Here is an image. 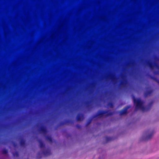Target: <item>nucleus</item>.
Wrapping results in <instances>:
<instances>
[{
	"label": "nucleus",
	"mask_w": 159,
	"mask_h": 159,
	"mask_svg": "<svg viewBox=\"0 0 159 159\" xmlns=\"http://www.w3.org/2000/svg\"><path fill=\"white\" fill-rule=\"evenodd\" d=\"M153 133H152L149 134V135H148L145 138V140H148V139H150L153 136Z\"/></svg>",
	"instance_id": "2eb2a0df"
},
{
	"label": "nucleus",
	"mask_w": 159,
	"mask_h": 159,
	"mask_svg": "<svg viewBox=\"0 0 159 159\" xmlns=\"http://www.w3.org/2000/svg\"><path fill=\"white\" fill-rule=\"evenodd\" d=\"M71 122V120H66L65 121L61 122L60 123V125H63L66 124H69Z\"/></svg>",
	"instance_id": "9b49d317"
},
{
	"label": "nucleus",
	"mask_w": 159,
	"mask_h": 159,
	"mask_svg": "<svg viewBox=\"0 0 159 159\" xmlns=\"http://www.w3.org/2000/svg\"><path fill=\"white\" fill-rule=\"evenodd\" d=\"M134 104L135 105V111H137L138 109H140L143 112L145 111H148L151 107L153 103V102L152 101L149 103L148 107L146 108L143 106V102L141 100L140 98H136L133 96L132 97Z\"/></svg>",
	"instance_id": "f257e3e1"
},
{
	"label": "nucleus",
	"mask_w": 159,
	"mask_h": 159,
	"mask_svg": "<svg viewBox=\"0 0 159 159\" xmlns=\"http://www.w3.org/2000/svg\"><path fill=\"white\" fill-rule=\"evenodd\" d=\"M2 152L3 154H7L8 153V150L7 149L4 148L2 149Z\"/></svg>",
	"instance_id": "f3484780"
},
{
	"label": "nucleus",
	"mask_w": 159,
	"mask_h": 159,
	"mask_svg": "<svg viewBox=\"0 0 159 159\" xmlns=\"http://www.w3.org/2000/svg\"><path fill=\"white\" fill-rule=\"evenodd\" d=\"M76 127H77L78 128H80V126L79 125H76Z\"/></svg>",
	"instance_id": "4be33fe9"
},
{
	"label": "nucleus",
	"mask_w": 159,
	"mask_h": 159,
	"mask_svg": "<svg viewBox=\"0 0 159 159\" xmlns=\"http://www.w3.org/2000/svg\"><path fill=\"white\" fill-rule=\"evenodd\" d=\"M153 91L152 89H150L146 91L144 93V97L146 98L148 96L150 95L152 93Z\"/></svg>",
	"instance_id": "0eeeda50"
},
{
	"label": "nucleus",
	"mask_w": 159,
	"mask_h": 159,
	"mask_svg": "<svg viewBox=\"0 0 159 159\" xmlns=\"http://www.w3.org/2000/svg\"><path fill=\"white\" fill-rule=\"evenodd\" d=\"M130 106H127L125 107L123 109L119 111L120 115L121 116L126 114L127 110L130 108Z\"/></svg>",
	"instance_id": "7ed1b4c3"
},
{
	"label": "nucleus",
	"mask_w": 159,
	"mask_h": 159,
	"mask_svg": "<svg viewBox=\"0 0 159 159\" xmlns=\"http://www.w3.org/2000/svg\"><path fill=\"white\" fill-rule=\"evenodd\" d=\"M108 105L111 108H112L113 107V104L111 102L108 103Z\"/></svg>",
	"instance_id": "aec40b11"
},
{
	"label": "nucleus",
	"mask_w": 159,
	"mask_h": 159,
	"mask_svg": "<svg viewBox=\"0 0 159 159\" xmlns=\"http://www.w3.org/2000/svg\"><path fill=\"white\" fill-rule=\"evenodd\" d=\"M89 102H87V104H89Z\"/></svg>",
	"instance_id": "393cba45"
},
{
	"label": "nucleus",
	"mask_w": 159,
	"mask_h": 159,
	"mask_svg": "<svg viewBox=\"0 0 159 159\" xmlns=\"http://www.w3.org/2000/svg\"><path fill=\"white\" fill-rule=\"evenodd\" d=\"M154 65L158 69H159V65L157 63H154Z\"/></svg>",
	"instance_id": "412c9836"
},
{
	"label": "nucleus",
	"mask_w": 159,
	"mask_h": 159,
	"mask_svg": "<svg viewBox=\"0 0 159 159\" xmlns=\"http://www.w3.org/2000/svg\"><path fill=\"white\" fill-rule=\"evenodd\" d=\"M39 131L41 133L45 134L47 132V130L46 127L44 126H42L39 129Z\"/></svg>",
	"instance_id": "20e7f679"
},
{
	"label": "nucleus",
	"mask_w": 159,
	"mask_h": 159,
	"mask_svg": "<svg viewBox=\"0 0 159 159\" xmlns=\"http://www.w3.org/2000/svg\"><path fill=\"white\" fill-rule=\"evenodd\" d=\"M39 147L41 148H45V144L41 140H39Z\"/></svg>",
	"instance_id": "9d476101"
},
{
	"label": "nucleus",
	"mask_w": 159,
	"mask_h": 159,
	"mask_svg": "<svg viewBox=\"0 0 159 159\" xmlns=\"http://www.w3.org/2000/svg\"><path fill=\"white\" fill-rule=\"evenodd\" d=\"M105 139L106 140V143L109 142L113 139V138L112 137H105Z\"/></svg>",
	"instance_id": "4468645a"
},
{
	"label": "nucleus",
	"mask_w": 159,
	"mask_h": 159,
	"mask_svg": "<svg viewBox=\"0 0 159 159\" xmlns=\"http://www.w3.org/2000/svg\"><path fill=\"white\" fill-rule=\"evenodd\" d=\"M111 78L112 80H113L115 79L113 77H111Z\"/></svg>",
	"instance_id": "5701e85b"
},
{
	"label": "nucleus",
	"mask_w": 159,
	"mask_h": 159,
	"mask_svg": "<svg viewBox=\"0 0 159 159\" xmlns=\"http://www.w3.org/2000/svg\"><path fill=\"white\" fill-rule=\"evenodd\" d=\"M46 139L50 143H52V139L50 136H46Z\"/></svg>",
	"instance_id": "ddd939ff"
},
{
	"label": "nucleus",
	"mask_w": 159,
	"mask_h": 159,
	"mask_svg": "<svg viewBox=\"0 0 159 159\" xmlns=\"http://www.w3.org/2000/svg\"><path fill=\"white\" fill-rule=\"evenodd\" d=\"M37 158L39 159L42 157V155L40 152H38L37 154Z\"/></svg>",
	"instance_id": "a211bd4d"
},
{
	"label": "nucleus",
	"mask_w": 159,
	"mask_h": 159,
	"mask_svg": "<svg viewBox=\"0 0 159 159\" xmlns=\"http://www.w3.org/2000/svg\"><path fill=\"white\" fill-rule=\"evenodd\" d=\"M43 153L45 156H47L51 154V150L49 149H48L46 150L43 151Z\"/></svg>",
	"instance_id": "39448f33"
},
{
	"label": "nucleus",
	"mask_w": 159,
	"mask_h": 159,
	"mask_svg": "<svg viewBox=\"0 0 159 159\" xmlns=\"http://www.w3.org/2000/svg\"><path fill=\"white\" fill-rule=\"evenodd\" d=\"M126 82V80H124L121 81L120 85H124L125 84V83Z\"/></svg>",
	"instance_id": "dca6fc26"
},
{
	"label": "nucleus",
	"mask_w": 159,
	"mask_h": 159,
	"mask_svg": "<svg viewBox=\"0 0 159 159\" xmlns=\"http://www.w3.org/2000/svg\"><path fill=\"white\" fill-rule=\"evenodd\" d=\"M147 64L151 69L152 70L153 69L154 66L152 62L150 61H148L147 62Z\"/></svg>",
	"instance_id": "1a4fd4ad"
},
{
	"label": "nucleus",
	"mask_w": 159,
	"mask_h": 159,
	"mask_svg": "<svg viewBox=\"0 0 159 159\" xmlns=\"http://www.w3.org/2000/svg\"><path fill=\"white\" fill-rule=\"evenodd\" d=\"M84 119V115L83 114L79 113L77 115L76 119L77 121H82Z\"/></svg>",
	"instance_id": "423d86ee"
},
{
	"label": "nucleus",
	"mask_w": 159,
	"mask_h": 159,
	"mask_svg": "<svg viewBox=\"0 0 159 159\" xmlns=\"http://www.w3.org/2000/svg\"><path fill=\"white\" fill-rule=\"evenodd\" d=\"M25 141L23 138H22L20 141V145L22 147H24L25 145Z\"/></svg>",
	"instance_id": "6e6552de"
},
{
	"label": "nucleus",
	"mask_w": 159,
	"mask_h": 159,
	"mask_svg": "<svg viewBox=\"0 0 159 159\" xmlns=\"http://www.w3.org/2000/svg\"><path fill=\"white\" fill-rule=\"evenodd\" d=\"M113 114V112H111L109 110L107 111H102L99 110L97 113L95 115H93L92 117L90 118L87 121L86 126H88L91 123L92 120L93 119L95 118L96 117H98L101 118L102 117L104 116L105 117H107L109 116L112 115Z\"/></svg>",
	"instance_id": "f03ea898"
},
{
	"label": "nucleus",
	"mask_w": 159,
	"mask_h": 159,
	"mask_svg": "<svg viewBox=\"0 0 159 159\" xmlns=\"http://www.w3.org/2000/svg\"><path fill=\"white\" fill-rule=\"evenodd\" d=\"M13 155L14 156H16L17 157H18L19 156V153L18 152L16 151L13 153Z\"/></svg>",
	"instance_id": "6ab92c4d"
},
{
	"label": "nucleus",
	"mask_w": 159,
	"mask_h": 159,
	"mask_svg": "<svg viewBox=\"0 0 159 159\" xmlns=\"http://www.w3.org/2000/svg\"><path fill=\"white\" fill-rule=\"evenodd\" d=\"M124 75H122V78L123 79V78H124Z\"/></svg>",
	"instance_id": "b1692460"
},
{
	"label": "nucleus",
	"mask_w": 159,
	"mask_h": 159,
	"mask_svg": "<svg viewBox=\"0 0 159 159\" xmlns=\"http://www.w3.org/2000/svg\"><path fill=\"white\" fill-rule=\"evenodd\" d=\"M150 78L159 84V80L157 78L152 75H150Z\"/></svg>",
	"instance_id": "f8f14e48"
}]
</instances>
